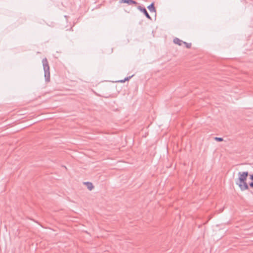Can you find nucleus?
Instances as JSON below:
<instances>
[{
  "instance_id": "f257e3e1",
  "label": "nucleus",
  "mask_w": 253,
  "mask_h": 253,
  "mask_svg": "<svg viewBox=\"0 0 253 253\" xmlns=\"http://www.w3.org/2000/svg\"><path fill=\"white\" fill-rule=\"evenodd\" d=\"M238 178L236 181V184L238 185L242 191L248 190L249 187L246 182L249 175L248 171H240L238 173Z\"/></svg>"
},
{
  "instance_id": "f03ea898",
  "label": "nucleus",
  "mask_w": 253,
  "mask_h": 253,
  "mask_svg": "<svg viewBox=\"0 0 253 253\" xmlns=\"http://www.w3.org/2000/svg\"><path fill=\"white\" fill-rule=\"evenodd\" d=\"M42 63L44 72V77L45 81L48 82L50 81V68L48 61L46 58H44L42 59Z\"/></svg>"
},
{
  "instance_id": "7ed1b4c3",
  "label": "nucleus",
  "mask_w": 253,
  "mask_h": 253,
  "mask_svg": "<svg viewBox=\"0 0 253 253\" xmlns=\"http://www.w3.org/2000/svg\"><path fill=\"white\" fill-rule=\"evenodd\" d=\"M138 9L140 11L142 12L145 14V15L146 16V17L147 18H148L149 19H151V16H150V15L149 14V13H148L147 11L146 10V9L145 7H142L141 6H139L138 7Z\"/></svg>"
},
{
  "instance_id": "20e7f679",
  "label": "nucleus",
  "mask_w": 253,
  "mask_h": 253,
  "mask_svg": "<svg viewBox=\"0 0 253 253\" xmlns=\"http://www.w3.org/2000/svg\"><path fill=\"white\" fill-rule=\"evenodd\" d=\"M121 2L123 3H126L129 5H131L133 4L136 5L137 4L136 1L133 0H121Z\"/></svg>"
},
{
  "instance_id": "39448f33",
  "label": "nucleus",
  "mask_w": 253,
  "mask_h": 253,
  "mask_svg": "<svg viewBox=\"0 0 253 253\" xmlns=\"http://www.w3.org/2000/svg\"><path fill=\"white\" fill-rule=\"evenodd\" d=\"M183 41H182V40H180L177 38H175L173 39V42L175 44H177L178 45H181L182 44H183Z\"/></svg>"
},
{
  "instance_id": "423d86ee",
  "label": "nucleus",
  "mask_w": 253,
  "mask_h": 253,
  "mask_svg": "<svg viewBox=\"0 0 253 253\" xmlns=\"http://www.w3.org/2000/svg\"><path fill=\"white\" fill-rule=\"evenodd\" d=\"M84 184L87 186V188L88 190H91L94 188V186L92 183L89 182H84Z\"/></svg>"
},
{
  "instance_id": "0eeeda50",
  "label": "nucleus",
  "mask_w": 253,
  "mask_h": 253,
  "mask_svg": "<svg viewBox=\"0 0 253 253\" xmlns=\"http://www.w3.org/2000/svg\"><path fill=\"white\" fill-rule=\"evenodd\" d=\"M147 8L151 12L156 11V9L153 3H152L150 5H149L147 7Z\"/></svg>"
},
{
  "instance_id": "6e6552de",
  "label": "nucleus",
  "mask_w": 253,
  "mask_h": 253,
  "mask_svg": "<svg viewBox=\"0 0 253 253\" xmlns=\"http://www.w3.org/2000/svg\"><path fill=\"white\" fill-rule=\"evenodd\" d=\"M183 44H185V47L187 48H190L191 47V43H187L185 42H183Z\"/></svg>"
},
{
  "instance_id": "1a4fd4ad",
  "label": "nucleus",
  "mask_w": 253,
  "mask_h": 253,
  "mask_svg": "<svg viewBox=\"0 0 253 253\" xmlns=\"http://www.w3.org/2000/svg\"><path fill=\"white\" fill-rule=\"evenodd\" d=\"M132 76H130L128 77H126L124 80H121L119 82L121 83H124L126 81H128Z\"/></svg>"
},
{
  "instance_id": "9d476101",
  "label": "nucleus",
  "mask_w": 253,
  "mask_h": 253,
  "mask_svg": "<svg viewBox=\"0 0 253 253\" xmlns=\"http://www.w3.org/2000/svg\"><path fill=\"white\" fill-rule=\"evenodd\" d=\"M214 139L217 141H219V142H221V141H222L223 140V138H221V137H215L214 138Z\"/></svg>"
},
{
  "instance_id": "9b49d317",
  "label": "nucleus",
  "mask_w": 253,
  "mask_h": 253,
  "mask_svg": "<svg viewBox=\"0 0 253 253\" xmlns=\"http://www.w3.org/2000/svg\"><path fill=\"white\" fill-rule=\"evenodd\" d=\"M249 185L251 187L253 188V182H251L250 184H249Z\"/></svg>"
},
{
  "instance_id": "f8f14e48",
  "label": "nucleus",
  "mask_w": 253,
  "mask_h": 253,
  "mask_svg": "<svg viewBox=\"0 0 253 253\" xmlns=\"http://www.w3.org/2000/svg\"><path fill=\"white\" fill-rule=\"evenodd\" d=\"M250 179L253 180V174L250 175Z\"/></svg>"
}]
</instances>
